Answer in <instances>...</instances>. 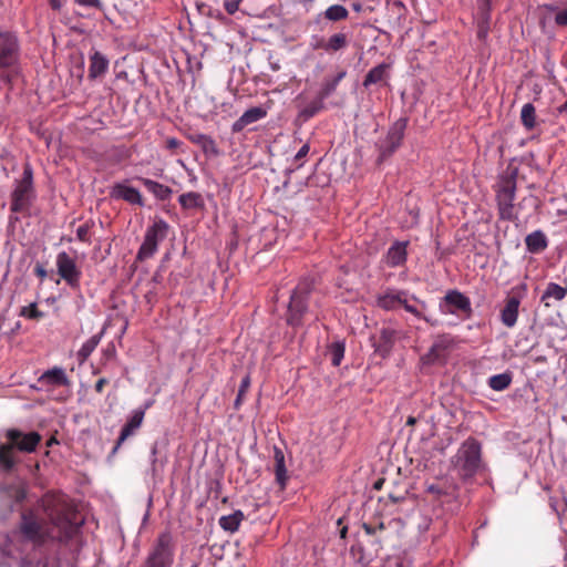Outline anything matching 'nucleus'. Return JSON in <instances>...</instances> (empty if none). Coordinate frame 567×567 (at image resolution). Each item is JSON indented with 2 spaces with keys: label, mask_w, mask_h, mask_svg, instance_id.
Here are the masks:
<instances>
[{
  "label": "nucleus",
  "mask_w": 567,
  "mask_h": 567,
  "mask_svg": "<svg viewBox=\"0 0 567 567\" xmlns=\"http://www.w3.org/2000/svg\"><path fill=\"white\" fill-rule=\"evenodd\" d=\"M527 291V286L522 284L512 288L511 292L504 301V307L501 309L499 319L506 328L516 326L519 316L520 301Z\"/></svg>",
  "instance_id": "obj_10"
},
{
  "label": "nucleus",
  "mask_w": 567,
  "mask_h": 567,
  "mask_svg": "<svg viewBox=\"0 0 567 567\" xmlns=\"http://www.w3.org/2000/svg\"><path fill=\"white\" fill-rule=\"evenodd\" d=\"M76 3H79L80 6H83V7H92V8H96L99 10L102 9V2L100 0H75Z\"/></svg>",
  "instance_id": "obj_51"
},
{
  "label": "nucleus",
  "mask_w": 567,
  "mask_h": 567,
  "mask_svg": "<svg viewBox=\"0 0 567 567\" xmlns=\"http://www.w3.org/2000/svg\"><path fill=\"white\" fill-rule=\"evenodd\" d=\"M13 497L16 502L21 503L27 498V489L22 486H19L14 489Z\"/></svg>",
  "instance_id": "obj_52"
},
{
  "label": "nucleus",
  "mask_w": 567,
  "mask_h": 567,
  "mask_svg": "<svg viewBox=\"0 0 567 567\" xmlns=\"http://www.w3.org/2000/svg\"><path fill=\"white\" fill-rule=\"evenodd\" d=\"M42 507L50 520L49 524L40 520L32 511L22 513L20 530L25 538L37 544H43L49 539L66 544L78 534L79 526L73 522V512L60 495L45 494Z\"/></svg>",
  "instance_id": "obj_1"
},
{
  "label": "nucleus",
  "mask_w": 567,
  "mask_h": 567,
  "mask_svg": "<svg viewBox=\"0 0 567 567\" xmlns=\"http://www.w3.org/2000/svg\"><path fill=\"white\" fill-rule=\"evenodd\" d=\"M21 45L13 31H0V82L12 84L20 73Z\"/></svg>",
  "instance_id": "obj_3"
},
{
  "label": "nucleus",
  "mask_w": 567,
  "mask_h": 567,
  "mask_svg": "<svg viewBox=\"0 0 567 567\" xmlns=\"http://www.w3.org/2000/svg\"><path fill=\"white\" fill-rule=\"evenodd\" d=\"M517 175L518 169L516 167H507L494 186L498 215L502 220L514 221L517 219V214L514 209Z\"/></svg>",
  "instance_id": "obj_4"
},
{
  "label": "nucleus",
  "mask_w": 567,
  "mask_h": 567,
  "mask_svg": "<svg viewBox=\"0 0 567 567\" xmlns=\"http://www.w3.org/2000/svg\"><path fill=\"white\" fill-rule=\"evenodd\" d=\"M566 296L567 287H561L558 284L549 282L542 296V302H544L546 307H550V303L548 302L549 299L561 301Z\"/></svg>",
  "instance_id": "obj_29"
},
{
  "label": "nucleus",
  "mask_w": 567,
  "mask_h": 567,
  "mask_svg": "<svg viewBox=\"0 0 567 567\" xmlns=\"http://www.w3.org/2000/svg\"><path fill=\"white\" fill-rule=\"evenodd\" d=\"M512 380H513L512 373L504 372L501 374L492 375L488 379L487 383H488L489 388L494 391H504L511 385Z\"/></svg>",
  "instance_id": "obj_33"
},
{
  "label": "nucleus",
  "mask_w": 567,
  "mask_h": 567,
  "mask_svg": "<svg viewBox=\"0 0 567 567\" xmlns=\"http://www.w3.org/2000/svg\"><path fill=\"white\" fill-rule=\"evenodd\" d=\"M310 151V147L308 144H305L301 146V148L297 152V154L295 155V162L298 163L297 164V168L301 167L302 166V163H299L301 162L309 153Z\"/></svg>",
  "instance_id": "obj_48"
},
{
  "label": "nucleus",
  "mask_w": 567,
  "mask_h": 567,
  "mask_svg": "<svg viewBox=\"0 0 567 567\" xmlns=\"http://www.w3.org/2000/svg\"><path fill=\"white\" fill-rule=\"evenodd\" d=\"M488 29H489V24H485V23L478 21L477 37L480 39H485L488 33Z\"/></svg>",
  "instance_id": "obj_55"
},
{
  "label": "nucleus",
  "mask_w": 567,
  "mask_h": 567,
  "mask_svg": "<svg viewBox=\"0 0 567 567\" xmlns=\"http://www.w3.org/2000/svg\"><path fill=\"white\" fill-rule=\"evenodd\" d=\"M103 332H100L97 334L92 336L90 339H87L80 350L78 351V358L81 362H84L87 360V358L92 354V352L96 349L99 346L101 339H102Z\"/></svg>",
  "instance_id": "obj_32"
},
{
  "label": "nucleus",
  "mask_w": 567,
  "mask_h": 567,
  "mask_svg": "<svg viewBox=\"0 0 567 567\" xmlns=\"http://www.w3.org/2000/svg\"><path fill=\"white\" fill-rule=\"evenodd\" d=\"M347 532H348V528H347V527H343V528L340 530V536H341L342 538H344V537H346V535H347Z\"/></svg>",
  "instance_id": "obj_63"
},
{
  "label": "nucleus",
  "mask_w": 567,
  "mask_h": 567,
  "mask_svg": "<svg viewBox=\"0 0 567 567\" xmlns=\"http://www.w3.org/2000/svg\"><path fill=\"white\" fill-rule=\"evenodd\" d=\"M416 422H417V419L415 416H409L406 420V425L413 426L416 424Z\"/></svg>",
  "instance_id": "obj_59"
},
{
  "label": "nucleus",
  "mask_w": 567,
  "mask_h": 567,
  "mask_svg": "<svg viewBox=\"0 0 567 567\" xmlns=\"http://www.w3.org/2000/svg\"><path fill=\"white\" fill-rule=\"evenodd\" d=\"M92 228V224L89 221L79 226L76 229V237L82 243H90V230Z\"/></svg>",
  "instance_id": "obj_44"
},
{
  "label": "nucleus",
  "mask_w": 567,
  "mask_h": 567,
  "mask_svg": "<svg viewBox=\"0 0 567 567\" xmlns=\"http://www.w3.org/2000/svg\"><path fill=\"white\" fill-rule=\"evenodd\" d=\"M33 272L35 276H38L41 279V281L44 280V278L48 275L47 269L41 264H37L34 266Z\"/></svg>",
  "instance_id": "obj_54"
},
{
  "label": "nucleus",
  "mask_w": 567,
  "mask_h": 567,
  "mask_svg": "<svg viewBox=\"0 0 567 567\" xmlns=\"http://www.w3.org/2000/svg\"><path fill=\"white\" fill-rule=\"evenodd\" d=\"M240 1L241 0H227V1H225L224 8H225L226 12L228 14H235L238 11V9H239Z\"/></svg>",
  "instance_id": "obj_49"
},
{
  "label": "nucleus",
  "mask_w": 567,
  "mask_h": 567,
  "mask_svg": "<svg viewBox=\"0 0 567 567\" xmlns=\"http://www.w3.org/2000/svg\"><path fill=\"white\" fill-rule=\"evenodd\" d=\"M408 292L404 290H390L377 299V306L383 310H395L402 307Z\"/></svg>",
  "instance_id": "obj_19"
},
{
  "label": "nucleus",
  "mask_w": 567,
  "mask_h": 567,
  "mask_svg": "<svg viewBox=\"0 0 567 567\" xmlns=\"http://www.w3.org/2000/svg\"><path fill=\"white\" fill-rule=\"evenodd\" d=\"M311 45L313 50H323L328 53V41L324 38H317Z\"/></svg>",
  "instance_id": "obj_50"
},
{
  "label": "nucleus",
  "mask_w": 567,
  "mask_h": 567,
  "mask_svg": "<svg viewBox=\"0 0 567 567\" xmlns=\"http://www.w3.org/2000/svg\"><path fill=\"white\" fill-rule=\"evenodd\" d=\"M365 538L359 540L350 548V554L355 561L362 565H369L374 558L378 557L380 550L383 547L384 537L382 536L385 530L383 522L362 523Z\"/></svg>",
  "instance_id": "obj_5"
},
{
  "label": "nucleus",
  "mask_w": 567,
  "mask_h": 567,
  "mask_svg": "<svg viewBox=\"0 0 567 567\" xmlns=\"http://www.w3.org/2000/svg\"><path fill=\"white\" fill-rule=\"evenodd\" d=\"M429 492H431L433 494H437V495L441 494V489L437 486H435V485H431L429 487Z\"/></svg>",
  "instance_id": "obj_61"
},
{
  "label": "nucleus",
  "mask_w": 567,
  "mask_h": 567,
  "mask_svg": "<svg viewBox=\"0 0 567 567\" xmlns=\"http://www.w3.org/2000/svg\"><path fill=\"white\" fill-rule=\"evenodd\" d=\"M408 126V120L404 117L399 118L395 121L392 126L390 127L388 135H386V143H390L392 146L400 147L404 133Z\"/></svg>",
  "instance_id": "obj_25"
},
{
  "label": "nucleus",
  "mask_w": 567,
  "mask_h": 567,
  "mask_svg": "<svg viewBox=\"0 0 567 567\" xmlns=\"http://www.w3.org/2000/svg\"><path fill=\"white\" fill-rule=\"evenodd\" d=\"M398 339V331L395 329L383 327L380 330V336L377 342L373 343L374 351L382 358H385L392 351L394 343Z\"/></svg>",
  "instance_id": "obj_16"
},
{
  "label": "nucleus",
  "mask_w": 567,
  "mask_h": 567,
  "mask_svg": "<svg viewBox=\"0 0 567 567\" xmlns=\"http://www.w3.org/2000/svg\"><path fill=\"white\" fill-rule=\"evenodd\" d=\"M145 187L146 189L152 193L157 199L159 200H167L171 198L173 190L171 187L161 184L156 181L138 177L137 178Z\"/></svg>",
  "instance_id": "obj_24"
},
{
  "label": "nucleus",
  "mask_w": 567,
  "mask_h": 567,
  "mask_svg": "<svg viewBox=\"0 0 567 567\" xmlns=\"http://www.w3.org/2000/svg\"><path fill=\"white\" fill-rule=\"evenodd\" d=\"M245 519V515L241 511H235L230 515L221 516L218 520L219 526L229 533H235L238 530L241 522Z\"/></svg>",
  "instance_id": "obj_27"
},
{
  "label": "nucleus",
  "mask_w": 567,
  "mask_h": 567,
  "mask_svg": "<svg viewBox=\"0 0 567 567\" xmlns=\"http://www.w3.org/2000/svg\"><path fill=\"white\" fill-rule=\"evenodd\" d=\"M20 316L27 319L39 320L43 318L44 313L38 309L37 303H30L21 308Z\"/></svg>",
  "instance_id": "obj_41"
},
{
  "label": "nucleus",
  "mask_w": 567,
  "mask_h": 567,
  "mask_svg": "<svg viewBox=\"0 0 567 567\" xmlns=\"http://www.w3.org/2000/svg\"><path fill=\"white\" fill-rule=\"evenodd\" d=\"M382 483H383V481H382V480L378 481V482L374 484V488H375V489H380V488H381V486H382Z\"/></svg>",
  "instance_id": "obj_64"
},
{
  "label": "nucleus",
  "mask_w": 567,
  "mask_h": 567,
  "mask_svg": "<svg viewBox=\"0 0 567 567\" xmlns=\"http://www.w3.org/2000/svg\"><path fill=\"white\" fill-rule=\"evenodd\" d=\"M415 301L419 302L420 307H421V310H419L415 306H412L408 302V299L405 298L402 307L404 308L405 311L412 313L413 316H415L416 318L419 319H422L424 320L425 322L430 323L431 326H434V322L431 321V319L425 316L423 313V310L426 309L427 305L425 301H422V300H419L415 296L412 297Z\"/></svg>",
  "instance_id": "obj_38"
},
{
  "label": "nucleus",
  "mask_w": 567,
  "mask_h": 567,
  "mask_svg": "<svg viewBox=\"0 0 567 567\" xmlns=\"http://www.w3.org/2000/svg\"><path fill=\"white\" fill-rule=\"evenodd\" d=\"M452 464L462 478H471L483 468L482 445L475 437H467L452 457Z\"/></svg>",
  "instance_id": "obj_6"
},
{
  "label": "nucleus",
  "mask_w": 567,
  "mask_h": 567,
  "mask_svg": "<svg viewBox=\"0 0 567 567\" xmlns=\"http://www.w3.org/2000/svg\"><path fill=\"white\" fill-rule=\"evenodd\" d=\"M379 157L378 162L381 163L389 158L399 147L392 146L390 143H386V138L384 142L379 144Z\"/></svg>",
  "instance_id": "obj_43"
},
{
  "label": "nucleus",
  "mask_w": 567,
  "mask_h": 567,
  "mask_svg": "<svg viewBox=\"0 0 567 567\" xmlns=\"http://www.w3.org/2000/svg\"><path fill=\"white\" fill-rule=\"evenodd\" d=\"M328 41V54L336 53L348 47V37L344 33H334L327 39Z\"/></svg>",
  "instance_id": "obj_35"
},
{
  "label": "nucleus",
  "mask_w": 567,
  "mask_h": 567,
  "mask_svg": "<svg viewBox=\"0 0 567 567\" xmlns=\"http://www.w3.org/2000/svg\"><path fill=\"white\" fill-rule=\"evenodd\" d=\"M150 408V404H146L144 409H138L133 411V414L127 420L125 425L122 427L120 436L116 441V444L113 449V453L117 451V449L130 437L132 436L136 430H138L143 423L145 411Z\"/></svg>",
  "instance_id": "obj_14"
},
{
  "label": "nucleus",
  "mask_w": 567,
  "mask_h": 567,
  "mask_svg": "<svg viewBox=\"0 0 567 567\" xmlns=\"http://www.w3.org/2000/svg\"><path fill=\"white\" fill-rule=\"evenodd\" d=\"M48 2L54 11H59L62 8V0H48Z\"/></svg>",
  "instance_id": "obj_57"
},
{
  "label": "nucleus",
  "mask_w": 567,
  "mask_h": 567,
  "mask_svg": "<svg viewBox=\"0 0 567 567\" xmlns=\"http://www.w3.org/2000/svg\"><path fill=\"white\" fill-rule=\"evenodd\" d=\"M406 247L408 241H395L388 249L384 256V262L391 268L404 265L408 257Z\"/></svg>",
  "instance_id": "obj_17"
},
{
  "label": "nucleus",
  "mask_w": 567,
  "mask_h": 567,
  "mask_svg": "<svg viewBox=\"0 0 567 567\" xmlns=\"http://www.w3.org/2000/svg\"><path fill=\"white\" fill-rule=\"evenodd\" d=\"M555 23L558 27L567 28V4L555 13Z\"/></svg>",
  "instance_id": "obj_45"
},
{
  "label": "nucleus",
  "mask_w": 567,
  "mask_h": 567,
  "mask_svg": "<svg viewBox=\"0 0 567 567\" xmlns=\"http://www.w3.org/2000/svg\"><path fill=\"white\" fill-rule=\"evenodd\" d=\"M549 505L551 509L558 515L561 516L567 512V499L566 497H549Z\"/></svg>",
  "instance_id": "obj_42"
},
{
  "label": "nucleus",
  "mask_w": 567,
  "mask_h": 567,
  "mask_svg": "<svg viewBox=\"0 0 567 567\" xmlns=\"http://www.w3.org/2000/svg\"><path fill=\"white\" fill-rule=\"evenodd\" d=\"M192 142L202 145L204 150H206V144H209L210 146H215V142L212 137L205 134H197L196 136L190 138Z\"/></svg>",
  "instance_id": "obj_46"
},
{
  "label": "nucleus",
  "mask_w": 567,
  "mask_h": 567,
  "mask_svg": "<svg viewBox=\"0 0 567 567\" xmlns=\"http://www.w3.org/2000/svg\"><path fill=\"white\" fill-rule=\"evenodd\" d=\"M329 354L331 357V362L334 367H339L343 357H344V351H346V347H344V343L343 342H332L329 348Z\"/></svg>",
  "instance_id": "obj_39"
},
{
  "label": "nucleus",
  "mask_w": 567,
  "mask_h": 567,
  "mask_svg": "<svg viewBox=\"0 0 567 567\" xmlns=\"http://www.w3.org/2000/svg\"><path fill=\"white\" fill-rule=\"evenodd\" d=\"M109 59L100 51L93 50L90 54L89 79L96 80L104 76L109 70Z\"/></svg>",
  "instance_id": "obj_20"
},
{
  "label": "nucleus",
  "mask_w": 567,
  "mask_h": 567,
  "mask_svg": "<svg viewBox=\"0 0 567 567\" xmlns=\"http://www.w3.org/2000/svg\"><path fill=\"white\" fill-rule=\"evenodd\" d=\"M447 355V346L443 341L433 343L430 350L422 357L424 364L443 363Z\"/></svg>",
  "instance_id": "obj_23"
},
{
  "label": "nucleus",
  "mask_w": 567,
  "mask_h": 567,
  "mask_svg": "<svg viewBox=\"0 0 567 567\" xmlns=\"http://www.w3.org/2000/svg\"><path fill=\"white\" fill-rule=\"evenodd\" d=\"M111 198L122 199L131 205L143 206V197L137 188L127 186L123 183H116L110 192Z\"/></svg>",
  "instance_id": "obj_15"
},
{
  "label": "nucleus",
  "mask_w": 567,
  "mask_h": 567,
  "mask_svg": "<svg viewBox=\"0 0 567 567\" xmlns=\"http://www.w3.org/2000/svg\"><path fill=\"white\" fill-rule=\"evenodd\" d=\"M525 245L530 254H540L548 247V239L545 233L538 229L525 237Z\"/></svg>",
  "instance_id": "obj_22"
},
{
  "label": "nucleus",
  "mask_w": 567,
  "mask_h": 567,
  "mask_svg": "<svg viewBox=\"0 0 567 567\" xmlns=\"http://www.w3.org/2000/svg\"><path fill=\"white\" fill-rule=\"evenodd\" d=\"M267 116V111L260 106L251 107L244 112V114L233 123L231 132L233 133H239L241 132L246 126L258 122L259 120H262Z\"/></svg>",
  "instance_id": "obj_18"
},
{
  "label": "nucleus",
  "mask_w": 567,
  "mask_h": 567,
  "mask_svg": "<svg viewBox=\"0 0 567 567\" xmlns=\"http://www.w3.org/2000/svg\"><path fill=\"white\" fill-rule=\"evenodd\" d=\"M520 121L527 131H532L536 126V110L532 103L523 105L520 111Z\"/></svg>",
  "instance_id": "obj_34"
},
{
  "label": "nucleus",
  "mask_w": 567,
  "mask_h": 567,
  "mask_svg": "<svg viewBox=\"0 0 567 567\" xmlns=\"http://www.w3.org/2000/svg\"><path fill=\"white\" fill-rule=\"evenodd\" d=\"M55 443H58V441H56V439H55V437H53V436H52V437H50V439L48 440L47 445H48V446H51V445H53V444H55Z\"/></svg>",
  "instance_id": "obj_62"
},
{
  "label": "nucleus",
  "mask_w": 567,
  "mask_h": 567,
  "mask_svg": "<svg viewBox=\"0 0 567 567\" xmlns=\"http://www.w3.org/2000/svg\"><path fill=\"white\" fill-rule=\"evenodd\" d=\"M491 14H489V3L488 1H485L484 4L481 7L480 12V22H483L485 24H489Z\"/></svg>",
  "instance_id": "obj_47"
},
{
  "label": "nucleus",
  "mask_w": 567,
  "mask_h": 567,
  "mask_svg": "<svg viewBox=\"0 0 567 567\" xmlns=\"http://www.w3.org/2000/svg\"><path fill=\"white\" fill-rule=\"evenodd\" d=\"M7 442L0 441V472L10 473L18 464L16 451L32 453L40 444L42 436L38 432L23 433L18 429L6 432Z\"/></svg>",
  "instance_id": "obj_2"
},
{
  "label": "nucleus",
  "mask_w": 567,
  "mask_h": 567,
  "mask_svg": "<svg viewBox=\"0 0 567 567\" xmlns=\"http://www.w3.org/2000/svg\"><path fill=\"white\" fill-rule=\"evenodd\" d=\"M32 168L27 164L22 177L17 182V186L11 196L12 212L20 213L28 209L32 194Z\"/></svg>",
  "instance_id": "obj_11"
},
{
  "label": "nucleus",
  "mask_w": 567,
  "mask_h": 567,
  "mask_svg": "<svg viewBox=\"0 0 567 567\" xmlns=\"http://www.w3.org/2000/svg\"><path fill=\"white\" fill-rule=\"evenodd\" d=\"M326 20L331 22L344 21L349 18V11L341 4H332L321 13Z\"/></svg>",
  "instance_id": "obj_31"
},
{
  "label": "nucleus",
  "mask_w": 567,
  "mask_h": 567,
  "mask_svg": "<svg viewBox=\"0 0 567 567\" xmlns=\"http://www.w3.org/2000/svg\"><path fill=\"white\" fill-rule=\"evenodd\" d=\"M275 474L276 481L280 485L281 488H285L286 482L288 480L287 470L285 465V455L281 450H275Z\"/></svg>",
  "instance_id": "obj_30"
},
{
  "label": "nucleus",
  "mask_w": 567,
  "mask_h": 567,
  "mask_svg": "<svg viewBox=\"0 0 567 567\" xmlns=\"http://www.w3.org/2000/svg\"><path fill=\"white\" fill-rule=\"evenodd\" d=\"M178 203L185 210L202 209L205 206L203 196L196 192L184 193L178 197Z\"/></svg>",
  "instance_id": "obj_26"
},
{
  "label": "nucleus",
  "mask_w": 567,
  "mask_h": 567,
  "mask_svg": "<svg viewBox=\"0 0 567 567\" xmlns=\"http://www.w3.org/2000/svg\"><path fill=\"white\" fill-rule=\"evenodd\" d=\"M440 310L442 313L463 316L465 319H470L473 315L470 298L458 290L446 292L440 303Z\"/></svg>",
  "instance_id": "obj_12"
},
{
  "label": "nucleus",
  "mask_w": 567,
  "mask_h": 567,
  "mask_svg": "<svg viewBox=\"0 0 567 567\" xmlns=\"http://www.w3.org/2000/svg\"><path fill=\"white\" fill-rule=\"evenodd\" d=\"M249 386H250V377L247 374V375H245L243 378V380L240 382V386H239V390H238V393H237V398H236L235 403H234V408L236 410H238L241 406V404L244 402L245 394L249 390Z\"/></svg>",
  "instance_id": "obj_40"
},
{
  "label": "nucleus",
  "mask_w": 567,
  "mask_h": 567,
  "mask_svg": "<svg viewBox=\"0 0 567 567\" xmlns=\"http://www.w3.org/2000/svg\"><path fill=\"white\" fill-rule=\"evenodd\" d=\"M323 99H321L319 95H317V97L311 101L310 103H308L301 111H300V116L307 121L311 117H313L316 114H318L320 111L323 110L324 107V104H323Z\"/></svg>",
  "instance_id": "obj_37"
},
{
  "label": "nucleus",
  "mask_w": 567,
  "mask_h": 567,
  "mask_svg": "<svg viewBox=\"0 0 567 567\" xmlns=\"http://www.w3.org/2000/svg\"><path fill=\"white\" fill-rule=\"evenodd\" d=\"M175 546L168 532L161 533L154 542L143 567H172Z\"/></svg>",
  "instance_id": "obj_8"
},
{
  "label": "nucleus",
  "mask_w": 567,
  "mask_h": 567,
  "mask_svg": "<svg viewBox=\"0 0 567 567\" xmlns=\"http://www.w3.org/2000/svg\"><path fill=\"white\" fill-rule=\"evenodd\" d=\"M39 382L43 385L62 386L69 385L70 381L62 368L54 367L45 371L40 378Z\"/></svg>",
  "instance_id": "obj_21"
},
{
  "label": "nucleus",
  "mask_w": 567,
  "mask_h": 567,
  "mask_svg": "<svg viewBox=\"0 0 567 567\" xmlns=\"http://www.w3.org/2000/svg\"><path fill=\"white\" fill-rule=\"evenodd\" d=\"M109 383V380L106 378H101L96 381L94 389L97 393H102L104 386Z\"/></svg>",
  "instance_id": "obj_56"
},
{
  "label": "nucleus",
  "mask_w": 567,
  "mask_h": 567,
  "mask_svg": "<svg viewBox=\"0 0 567 567\" xmlns=\"http://www.w3.org/2000/svg\"><path fill=\"white\" fill-rule=\"evenodd\" d=\"M315 1L316 0H301V3L305 7V9L309 11Z\"/></svg>",
  "instance_id": "obj_58"
},
{
  "label": "nucleus",
  "mask_w": 567,
  "mask_h": 567,
  "mask_svg": "<svg viewBox=\"0 0 567 567\" xmlns=\"http://www.w3.org/2000/svg\"><path fill=\"white\" fill-rule=\"evenodd\" d=\"M168 229L169 225L161 218L147 227L144 241L137 251L136 260L144 261L152 258L158 249V244L167 237Z\"/></svg>",
  "instance_id": "obj_9"
},
{
  "label": "nucleus",
  "mask_w": 567,
  "mask_h": 567,
  "mask_svg": "<svg viewBox=\"0 0 567 567\" xmlns=\"http://www.w3.org/2000/svg\"><path fill=\"white\" fill-rule=\"evenodd\" d=\"M312 288V282L305 279L292 290L286 312V322L288 326L295 329L302 327L303 317L308 311V300Z\"/></svg>",
  "instance_id": "obj_7"
},
{
  "label": "nucleus",
  "mask_w": 567,
  "mask_h": 567,
  "mask_svg": "<svg viewBox=\"0 0 567 567\" xmlns=\"http://www.w3.org/2000/svg\"><path fill=\"white\" fill-rule=\"evenodd\" d=\"M182 144L183 142L177 140L176 137H169L166 140V148L171 151L177 150Z\"/></svg>",
  "instance_id": "obj_53"
},
{
  "label": "nucleus",
  "mask_w": 567,
  "mask_h": 567,
  "mask_svg": "<svg viewBox=\"0 0 567 567\" xmlns=\"http://www.w3.org/2000/svg\"><path fill=\"white\" fill-rule=\"evenodd\" d=\"M156 453H157V447H156V444H154L153 447H152V456H153L152 463H153L154 466L156 464Z\"/></svg>",
  "instance_id": "obj_60"
},
{
  "label": "nucleus",
  "mask_w": 567,
  "mask_h": 567,
  "mask_svg": "<svg viewBox=\"0 0 567 567\" xmlns=\"http://www.w3.org/2000/svg\"><path fill=\"white\" fill-rule=\"evenodd\" d=\"M386 64H379L372 68L363 80V86L368 87L372 84L379 83L384 79Z\"/></svg>",
  "instance_id": "obj_36"
},
{
  "label": "nucleus",
  "mask_w": 567,
  "mask_h": 567,
  "mask_svg": "<svg viewBox=\"0 0 567 567\" xmlns=\"http://www.w3.org/2000/svg\"><path fill=\"white\" fill-rule=\"evenodd\" d=\"M56 268L59 276L65 280L71 288H79L81 270L76 267L75 260L65 251L58 254Z\"/></svg>",
  "instance_id": "obj_13"
},
{
  "label": "nucleus",
  "mask_w": 567,
  "mask_h": 567,
  "mask_svg": "<svg viewBox=\"0 0 567 567\" xmlns=\"http://www.w3.org/2000/svg\"><path fill=\"white\" fill-rule=\"evenodd\" d=\"M346 75L347 72L341 70L337 75L324 79L318 95L323 100L328 99L332 93H334L339 83L346 78Z\"/></svg>",
  "instance_id": "obj_28"
}]
</instances>
